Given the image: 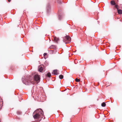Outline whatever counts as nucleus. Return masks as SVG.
Here are the masks:
<instances>
[{
    "label": "nucleus",
    "mask_w": 122,
    "mask_h": 122,
    "mask_svg": "<svg viewBox=\"0 0 122 122\" xmlns=\"http://www.w3.org/2000/svg\"><path fill=\"white\" fill-rule=\"evenodd\" d=\"M37 113L38 115L40 117L42 118V116L43 115V111L41 109H39L33 112V114H35V113Z\"/></svg>",
    "instance_id": "f257e3e1"
},
{
    "label": "nucleus",
    "mask_w": 122,
    "mask_h": 122,
    "mask_svg": "<svg viewBox=\"0 0 122 122\" xmlns=\"http://www.w3.org/2000/svg\"><path fill=\"white\" fill-rule=\"evenodd\" d=\"M63 41L65 44L68 43L71 41V38L68 36H66L63 38Z\"/></svg>",
    "instance_id": "f03ea898"
},
{
    "label": "nucleus",
    "mask_w": 122,
    "mask_h": 122,
    "mask_svg": "<svg viewBox=\"0 0 122 122\" xmlns=\"http://www.w3.org/2000/svg\"><path fill=\"white\" fill-rule=\"evenodd\" d=\"M34 80L38 82L40 81V75L37 74H36L34 75Z\"/></svg>",
    "instance_id": "7ed1b4c3"
},
{
    "label": "nucleus",
    "mask_w": 122,
    "mask_h": 122,
    "mask_svg": "<svg viewBox=\"0 0 122 122\" xmlns=\"http://www.w3.org/2000/svg\"><path fill=\"white\" fill-rule=\"evenodd\" d=\"M52 73L54 75H57L59 74V73L58 71L56 69L54 70Z\"/></svg>",
    "instance_id": "20e7f679"
},
{
    "label": "nucleus",
    "mask_w": 122,
    "mask_h": 122,
    "mask_svg": "<svg viewBox=\"0 0 122 122\" xmlns=\"http://www.w3.org/2000/svg\"><path fill=\"white\" fill-rule=\"evenodd\" d=\"M33 117L34 118L37 119L40 118L39 116L38 115L37 113H35V114H33Z\"/></svg>",
    "instance_id": "39448f33"
},
{
    "label": "nucleus",
    "mask_w": 122,
    "mask_h": 122,
    "mask_svg": "<svg viewBox=\"0 0 122 122\" xmlns=\"http://www.w3.org/2000/svg\"><path fill=\"white\" fill-rule=\"evenodd\" d=\"M42 66H41L39 67L38 70L40 72H42L43 70V68Z\"/></svg>",
    "instance_id": "423d86ee"
},
{
    "label": "nucleus",
    "mask_w": 122,
    "mask_h": 122,
    "mask_svg": "<svg viewBox=\"0 0 122 122\" xmlns=\"http://www.w3.org/2000/svg\"><path fill=\"white\" fill-rule=\"evenodd\" d=\"M111 4L112 5H115L116 4L115 2L113 0H112L111 1Z\"/></svg>",
    "instance_id": "0eeeda50"
},
{
    "label": "nucleus",
    "mask_w": 122,
    "mask_h": 122,
    "mask_svg": "<svg viewBox=\"0 0 122 122\" xmlns=\"http://www.w3.org/2000/svg\"><path fill=\"white\" fill-rule=\"evenodd\" d=\"M118 13L119 14H122V10H117Z\"/></svg>",
    "instance_id": "6e6552de"
},
{
    "label": "nucleus",
    "mask_w": 122,
    "mask_h": 122,
    "mask_svg": "<svg viewBox=\"0 0 122 122\" xmlns=\"http://www.w3.org/2000/svg\"><path fill=\"white\" fill-rule=\"evenodd\" d=\"M106 103L104 102L102 103L101 104V106L102 107H105L106 106Z\"/></svg>",
    "instance_id": "1a4fd4ad"
},
{
    "label": "nucleus",
    "mask_w": 122,
    "mask_h": 122,
    "mask_svg": "<svg viewBox=\"0 0 122 122\" xmlns=\"http://www.w3.org/2000/svg\"><path fill=\"white\" fill-rule=\"evenodd\" d=\"M51 74L50 73H48L47 74V76L49 77H51Z\"/></svg>",
    "instance_id": "9d476101"
},
{
    "label": "nucleus",
    "mask_w": 122,
    "mask_h": 122,
    "mask_svg": "<svg viewBox=\"0 0 122 122\" xmlns=\"http://www.w3.org/2000/svg\"><path fill=\"white\" fill-rule=\"evenodd\" d=\"M59 78L60 79H62L63 78V76L62 75H60L59 76Z\"/></svg>",
    "instance_id": "9b49d317"
},
{
    "label": "nucleus",
    "mask_w": 122,
    "mask_h": 122,
    "mask_svg": "<svg viewBox=\"0 0 122 122\" xmlns=\"http://www.w3.org/2000/svg\"><path fill=\"white\" fill-rule=\"evenodd\" d=\"M80 81V79H78L77 78H76L75 79V81L76 82H79Z\"/></svg>",
    "instance_id": "f8f14e48"
},
{
    "label": "nucleus",
    "mask_w": 122,
    "mask_h": 122,
    "mask_svg": "<svg viewBox=\"0 0 122 122\" xmlns=\"http://www.w3.org/2000/svg\"><path fill=\"white\" fill-rule=\"evenodd\" d=\"M115 5V7L116 8H117V10L118 9V5Z\"/></svg>",
    "instance_id": "ddd939ff"
},
{
    "label": "nucleus",
    "mask_w": 122,
    "mask_h": 122,
    "mask_svg": "<svg viewBox=\"0 0 122 122\" xmlns=\"http://www.w3.org/2000/svg\"><path fill=\"white\" fill-rule=\"evenodd\" d=\"M47 54V53H44V54H43V55L44 56H45Z\"/></svg>",
    "instance_id": "4468645a"
},
{
    "label": "nucleus",
    "mask_w": 122,
    "mask_h": 122,
    "mask_svg": "<svg viewBox=\"0 0 122 122\" xmlns=\"http://www.w3.org/2000/svg\"><path fill=\"white\" fill-rule=\"evenodd\" d=\"M23 82L24 83V84H25V85H28L29 84H30V83H29V84H26V83H24L23 81Z\"/></svg>",
    "instance_id": "2eb2a0df"
},
{
    "label": "nucleus",
    "mask_w": 122,
    "mask_h": 122,
    "mask_svg": "<svg viewBox=\"0 0 122 122\" xmlns=\"http://www.w3.org/2000/svg\"><path fill=\"white\" fill-rule=\"evenodd\" d=\"M47 62L46 61L45 62V64H46V63H47Z\"/></svg>",
    "instance_id": "dca6fc26"
},
{
    "label": "nucleus",
    "mask_w": 122,
    "mask_h": 122,
    "mask_svg": "<svg viewBox=\"0 0 122 122\" xmlns=\"http://www.w3.org/2000/svg\"><path fill=\"white\" fill-rule=\"evenodd\" d=\"M11 0H8V1L9 2H10Z\"/></svg>",
    "instance_id": "f3484780"
},
{
    "label": "nucleus",
    "mask_w": 122,
    "mask_h": 122,
    "mask_svg": "<svg viewBox=\"0 0 122 122\" xmlns=\"http://www.w3.org/2000/svg\"><path fill=\"white\" fill-rule=\"evenodd\" d=\"M57 40H58V39H57V40H56V41H57Z\"/></svg>",
    "instance_id": "a211bd4d"
}]
</instances>
